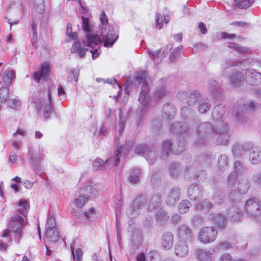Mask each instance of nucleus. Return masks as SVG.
Instances as JSON below:
<instances>
[{"instance_id": "f257e3e1", "label": "nucleus", "mask_w": 261, "mask_h": 261, "mask_svg": "<svg viewBox=\"0 0 261 261\" xmlns=\"http://www.w3.org/2000/svg\"><path fill=\"white\" fill-rule=\"evenodd\" d=\"M222 126H213L209 122L201 123L196 128V138L194 141V145L196 147L206 144L212 135H218L216 143L217 145H226L230 137L228 125L225 122H221Z\"/></svg>"}, {"instance_id": "f03ea898", "label": "nucleus", "mask_w": 261, "mask_h": 261, "mask_svg": "<svg viewBox=\"0 0 261 261\" xmlns=\"http://www.w3.org/2000/svg\"><path fill=\"white\" fill-rule=\"evenodd\" d=\"M145 77L146 73L144 70L137 71L134 74V80L139 84L142 83L138 96L140 106L137 110V116L136 119V123L138 128L142 127L143 125L144 116L149 109L150 101L149 84L146 81H143Z\"/></svg>"}, {"instance_id": "7ed1b4c3", "label": "nucleus", "mask_w": 261, "mask_h": 261, "mask_svg": "<svg viewBox=\"0 0 261 261\" xmlns=\"http://www.w3.org/2000/svg\"><path fill=\"white\" fill-rule=\"evenodd\" d=\"M161 204V196L159 194L154 195L151 199L147 201L146 195L141 193L137 195L126 210V215L130 219L137 218L140 214L141 211L144 208L148 211H152L158 208Z\"/></svg>"}, {"instance_id": "20e7f679", "label": "nucleus", "mask_w": 261, "mask_h": 261, "mask_svg": "<svg viewBox=\"0 0 261 261\" xmlns=\"http://www.w3.org/2000/svg\"><path fill=\"white\" fill-rule=\"evenodd\" d=\"M25 222L24 219L18 214H14L11 216L8 225V230H6L2 237L5 238L9 236L10 232L15 233V241L18 244L22 237V231Z\"/></svg>"}, {"instance_id": "39448f33", "label": "nucleus", "mask_w": 261, "mask_h": 261, "mask_svg": "<svg viewBox=\"0 0 261 261\" xmlns=\"http://www.w3.org/2000/svg\"><path fill=\"white\" fill-rule=\"evenodd\" d=\"M222 66L224 68L223 75L227 76L231 72L229 75L230 83L236 87L240 86L245 79L243 74L236 69V67L230 61H227Z\"/></svg>"}, {"instance_id": "423d86ee", "label": "nucleus", "mask_w": 261, "mask_h": 261, "mask_svg": "<svg viewBox=\"0 0 261 261\" xmlns=\"http://www.w3.org/2000/svg\"><path fill=\"white\" fill-rule=\"evenodd\" d=\"M177 146L176 145L173 146L169 140L164 141L162 144V150L161 153V159H166L170 153L173 151L176 154H178L184 151L186 147V141L184 139H179L177 140Z\"/></svg>"}, {"instance_id": "0eeeda50", "label": "nucleus", "mask_w": 261, "mask_h": 261, "mask_svg": "<svg viewBox=\"0 0 261 261\" xmlns=\"http://www.w3.org/2000/svg\"><path fill=\"white\" fill-rule=\"evenodd\" d=\"M244 208L249 218L256 219L261 216V200L258 198H250L245 201Z\"/></svg>"}, {"instance_id": "6e6552de", "label": "nucleus", "mask_w": 261, "mask_h": 261, "mask_svg": "<svg viewBox=\"0 0 261 261\" xmlns=\"http://www.w3.org/2000/svg\"><path fill=\"white\" fill-rule=\"evenodd\" d=\"M97 193V190L92 186H86L80 189V196L74 199L73 203L77 207L82 208L89 198L96 196Z\"/></svg>"}, {"instance_id": "1a4fd4ad", "label": "nucleus", "mask_w": 261, "mask_h": 261, "mask_svg": "<svg viewBox=\"0 0 261 261\" xmlns=\"http://www.w3.org/2000/svg\"><path fill=\"white\" fill-rule=\"evenodd\" d=\"M100 34L103 39V46L106 47H112L119 37L118 33L111 25L101 27Z\"/></svg>"}, {"instance_id": "9d476101", "label": "nucleus", "mask_w": 261, "mask_h": 261, "mask_svg": "<svg viewBox=\"0 0 261 261\" xmlns=\"http://www.w3.org/2000/svg\"><path fill=\"white\" fill-rule=\"evenodd\" d=\"M135 153L144 156L148 163L152 164L156 159V154L152 146L146 144H139L135 148Z\"/></svg>"}, {"instance_id": "9b49d317", "label": "nucleus", "mask_w": 261, "mask_h": 261, "mask_svg": "<svg viewBox=\"0 0 261 261\" xmlns=\"http://www.w3.org/2000/svg\"><path fill=\"white\" fill-rule=\"evenodd\" d=\"M250 187V182L248 178H240L238 180V191L236 190L231 191L229 194V197L232 201L241 200L242 195L248 192Z\"/></svg>"}, {"instance_id": "f8f14e48", "label": "nucleus", "mask_w": 261, "mask_h": 261, "mask_svg": "<svg viewBox=\"0 0 261 261\" xmlns=\"http://www.w3.org/2000/svg\"><path fill=\"white\" fill-rule=\"evenodd\" d=\"M170 129L171 133L179 135L177 140L179 139L185 140L184 138H180L182 135L185 134L191 137L193 133L192 129L185 122H175L170 125Z\"/></svg>"}, {"instance_id": "ddd939ff", "label": "nucleus", "mask_w": 261, "mask_h": 261, "mask_svg": "<svg viewBox=\"0 0 261 261\" xmlns=\"http://www.w3.org/2000/svg\"><path fill=\"white\" fill-rule=\"evenodd\" d=\"M218 231L214 226L203 227L198 237L199 241L203 244L213 242L217 238Z\"/></svg>"}, {"instance_id": "4468645a", "label": "nucleus", "mask_w": 261, "mask_h": 261, "mask_svg": "<svg viewBox=\"0 0 261 261\" xmlns=\"http://www.w3.org/2000/svg\"><path fill=\"white\" fill-rule=\"evenodd\" d=\"M229 198L232 205L227 211V216L231 221H240L242 219L243 215V212L240 207L241 200L232 201L229 197Z\"/></svg>"}, {"instance_id": "2eb2a0df", "label": "nucleus", "mask_w": 261, "mask_h": 261, "mask_svg": "<svg viewBox=\"0 0 261 261\" xmlns=\"http://www.w3.org/2000/svg\"><path fill=\"white\" fill-rule=\"evenodd\" d=\"M135 139L126 140L124 145L119 146L115 152V166H117L119 163L120 158L126 157L129 153L132 147L135 144Z\"/></svg>"}, {"instance_id": "dca6fc26", "label": "nucleus", "mask_w": 261, "mask_h": 261, "mask_svg": "<svg viewBox=\"0 0 261 261\" xmlns=\"http://www.w3.org/2000/svg\"><path fill=\"white\" fill-rule=\"evenodd\" d=\"M177 234L178 241L192 243L194 239L191 229L186 224H183L178 227Z\"/></svg>"}, {"instance_id": "f3484780", "label": "nucleus", "mask_w": 261, "mask_h": 261, "mask_svg": "<svg viewBox=\"0 0 261 261\" xmlns=\"http://www.w3.org/2000/svg\"><path fill=\"white\" fill-rule=\"evenodd\" d=\"M50 71L49 64L45 62L40 65L39 70L33 73V78L38 83L41 81L45 82L49 75Z\"/></svg>"}, {"instance_id": "a211bd4d", "label": "nucleus", "mask_w": 261, "mask_h": 261, "mask_svg": "<svg viewBox=\"0 0 261 261\" xmlns=\"http://www.w3.org/2000/svg\"><path fill=\"white\" fill-rule=\"evenodd\" d=\"M201 93L198 90H195L192 91L189 95L186 91H179L177 94V97L179 98H183L187 97V103L189 106L195 105L197 102L201 99Z\"/></svg>"}, {"instance_id": "6ab92c4d", "label": "nucleus", "mask_w": 261, "mask_h": 261, "mask_svg": "<svg viewBox=\"0 0 261 261\" xmlns=\"http://www.w3.org/2000/svg\"><path fill=\"white\" fill-rule=\"evenodd\" d=\"M166 80L167 79L165 77L161 79V84L156 87L153 92L152 98L156 103L161 100L167 94Z\"/></svg>"}, {"instance_id": "aec40b11", "label": "nucleus", "mask_w": 261, "mask_h": 261, "mask_svg": "<svg viewBox=\"0 0 261 261\" xmlns=\"http://www.w3.org/2000/svg\"><path fill=\"white\" fill-rule=\"evenodd\" d=\"M185 176L191 180H198L202 181L206 179L207 174L204 170H201L198 172H195L194 166H189L185 170Z\"/></svg>"}, {"instance_id": "412c9836", "label": "nucleus", "mask_w": 261, "mask_h": 261, "mask_svg": "<svg viewBox=\"0 0 261 261\" xmlns=\"http://www.w3.org/2000/svg\"><path fill=\"white\" fill-rule=\"evenodd\" d=\"M226 108L222 104L216 105L212 111V117L213 120L215 121L216 126H222L221 122H224L223 119L225 116Z\"/></svg>"}, {"instance_id": "4be33fe9", "label": "nucleus", "mask_w": 261, "mask_h": 261, "mask_svg": "<svg viewBox=\"0 0 261 261\" xmlns=\"http://www.w3.org/2000/svg\"><path fill=\"white\" fill-rule=\"evenodd\" d=\"M102 42V40L97 34L91 32L87 33L84 38L82 39L83 43L91 48H94L95 46L101 44Z\"/></svg>"}, {"instance_id": "5701e85b", "label": "nucleus", "mask_w": 261, "mask_h": 261, "mask_svg": "<svg viewBox=\"0 0 261 261\" xmlns=\"http://www.w3.org/2000/svg\"><path fill=\"white\" fill-rule=\"evenodd\" d=\"M203 194V190L198 185L192 184L188 189L187 195L191 200H198L202 197Z\"/></svg>"}, {"instance_id": "b1692460", "label": "nucleus", "mask_w": 261, "mask_h": 261, "mask_svg": "<svg viewBox=\"0 0 261 261\" xmlns=\"http://www.w3.org/2000/svg\"><path fill=\"white\" fill-rule=\"evenodd\" d=\"M48 100L43 103V116L45 119L48 120L50 118V116L52 112L54 111V103L52 99L51 92L49 89H47Z\"/></svg>"}, {"instance_id": "393cba45", "label": "nucleus", "mask_w": 261, "mask_h": 261, "mask_svg": "<svg viewBox=\"0 0 261 261\" xmlns=\"http://www.w3.org/2000/svg\"><path fill=\"white\" fill-rule=\"evenodd\" d=\"M211 218L213 223L217 228L221 229L225 227L227 221L225 215L220 212L212 213Z\"/></svg>"}, {"instance_id": "a878e982", "label": "nucleus", "mask_w": 261, "mask_h": 261, "mask_svg": "<svg viewBox=\"0 0 261 261\" xmlns=\"http://www.w3.org/2000/svg\"><path fill=\"white\" fill-rule=\"evenodd\" d=\"M246 76L250 85H257L261 82V74L253 68L246 71Z\"/></svg>"}, {"instance_id": "bb28decb", "label": "nucleus", "mask_w": 261, "mask_h": 261, "mask_svg": "<svg viewBox=\"0 0 261 261\" xmlns=\"http://www.w3.org/2000/svg\"><path fill=\"white\" fill-rule=\"evenodd\" d=\"M188 243L178 241L174 246V253L179 258L186 257L189 253Z\"/></svg>"}, {"instance_id": "cd10ccee", "label": "nucleus", "mask_w": 261, "mask_h": 261, "mask_svg": "<svg viewBox=\"0 0 261 261\" xmlns=\"http://www.w3.org/2000/svg\"><path fill=\"white\" fill-rule=\"evenodd\" d=\"M208 89L210 95L214 98L219 99L222 97L219 84L216 80H211L208 82Z\"/></svg>"}, {"instance_id": "c85d7f7f", "label": "nucleus", "mask_w": 261, "mask_h": 261, "mask_svg": "<svg viewBox=\"0 0 261 261\" xmlns=\"http://www.w3.org/2000/svg\"><path fill=\"white\" fill-rule=\"evenodd\" d=\"M180 195V189L174 187L171 189L167 196L166 203L169 205H174L179 200Z\"/></svg>"}, {"instance_id": "c756f323", "label": "nucleus", "mask_w": 261, "mask_h": 261, "mask_svg": "<svg viewBox=\"0 0 261 261\" xmlns=\"http://www.w3.org/2000/svg\"><path fill=\"white\" fill-rule=\"evenodd\" d=\"M175 114V109L172 103L167 102L163 105L162 115L163 118L168 120L172 119Z\"/></svg>"}, {"instance_id": "7c9ffc66", "label": "nucleus", "mask_w": 261, "mask_h": 261, "mask_svg": "<svg viewBox=\"0 0 261 261\" xmlns=\"http://www.w3.org/2000/svg\"><path fill=\"white\" fill-rule=\"evenodd\" d=\"M29 208V202L24 199H21L19 200L18 204L16 206V211L20 214L19 215L27 219Z\"/></svg>"}, {"instance_id": "2f4dec72", "label": "nucleus", "mask_w": 261, "mask_h": 261, "mask_svg": "<svg viewBox=\"0 0 261 261\" xmlns=\"http://www.w3.org/2000/svg\"><path fill=\"white\" fill-rule=\"evenodd\" d=\"M161 245L165 250H170L173 245V235L169 231L165 232L162 236Z\"/></svg>"}, {"instance_id": "473e14b6", "label": "nucleus", "mask_w": 261, "mask_h": 261, "mask_svg": "<svg viewBox=\"0 0 261 261\" xmlns=\"http://www.w3.org/2000/svg\"><path fill=\"white\" fill-rule=\"evenodd\" d=\"M30 159L32 164V168L36 174L41 177V175L44 173L45 169L40 164V162L42 160L40 158L38 159H35L31 154L30 155Z\"/></svg>"}, {"instance_id": "72a5a7b5", "label": "nucleus", "mask_w": 261, "mask_h": 261, "mask_svg": "<svg viewBox=\"0 0 261 261\" xmlns=\"http://www.w3.org/2000/svg\"><path fill=\"white\" fill-rule=\"evenodd\" d=\"M249 160L251 163L256 165L261 162V148L255 146L253 150L249 154Z\"/></svg>"}, {"instance_id": "f704fd0d", "label": "nucleus", "mask_w": 261, "mask_h": 261, "mask_svg": "<svg viewBox=\"0 0 261 261\" xmlns=\"http://www.w3.org/2000/svg\"><path fill=\"white\" fill-rule=\"evenodd\" d=\"M45 235L47 241L50 243L58 242L61 238L57 228L45 230Z\"/></svg>"}, {"instance_id": "c9c22d12", "label": "nucleus", "mask_w": 261, "mask_h": 261, "mask_svg": "<svg viewBox=\"0 0 261 261\" xmlns=\"http://www.w3.org/2000/svg\"><path fill=\"white\" fill-rule=\"evenodd\" d=\"M211 108V104L210 103L208 98L203 97L198 102L197 111L201 114L206 113Z\"/></svg>"}, {"instance_id": "e433bc0d", "label": "nucleus", "mask_w": 261, "mask_h": 261, "mask_svg": "<svg viewBox=\"0 0 261 261\" xmlns=\"http://www.w3.org/2000/svg\"><path fill=\"white\" fill-rule=\"evenodd\" d=\"M255 94L259 98H261V91L259 89L255 90ZM246 108L252 112H255L261 109V103H257L254 100H250L246 104Z\"/></svg>"}, {"instance_id": "4c0bfd02", "label": "nucleus", "mask_w": 261, "mask_h": 261, "mask_svg": "<svg viewBox=\"0 0 261 261\" xmlns=\"http://www.w3.org/2000/svg\"><path fill=\"white\" fill-rule=\"evenodd\" d=\"M88 50V48H82L81 44L79 40H75L71 48V53L72 54L77 53L81 58H84L85 57L86 53Z\"/></svg>"}, {"instance_id": "58836bf2", "label": "nucleus", "mask_w": 261, "mask_h": 261, "mask_svg": "<svg viewBox=\"0 0 261 261\" xmlns=\"http://www.w3.org/2000/svg\"><path fill=\"white\" fill-rule=\"evenodd\" d=\"M156 218L160 226H162L168 221L169 216L167 212L162 208H160L156 213Z\"/></svg>"}, {"instance_id": "ea45409f", "label": "nucleus", "mask_w": 261, "mask_h": 261, "mask_svg": "<svg viewBox=\"0 0 261 261\" xmlns=\"http://www.w3.org/2000/svg\"><path fill=\"white\" fill-rule=\"evenodd\" d=\"M142 244V239L141 232L138 230H135L133 233L132 240V246L137 249Z\"/></svg>"}, {"instance_id": "a19ab883", "label": "nucleus", "mask_w": 261, "mask_h": 261, "mask_svg": "<svg viewBox=\"0 0 261 261\" xmlns=\"http://www.w3.org/2000/svg\"><path fill=\"white\" fill-rule=\"evenodd\" d=\"M16 78L15 72L14 70H9L7 71H5L3 75V81L7 86V87H9L13 79Z\"/></svg>"}, {"instance_id": "79ce46f5", "label": "nucleus", "mask_w": 261, "mask_h": 261, "mask_svg": "<svg viewBox=\"0 0 261 261\" xmlns=\"http://www.w3.org/2000/svg\"><path fill=\"white\" fill-rule=\"evenodd\" d=\"M228 158L227 155L222 154L218 158V169L221 172L225 171L228 165Z\"/></svg>"}, {"instance_id": "37998d69", "label": "nucleus", "mask_w": 261, "mask_h": 261, "mask_svg": "<svg viewBox=\"0 0 261 261\" xmlns=\"http://www.w3.org/2000/svg\"><path fill=\"white\" fill-rule=\"evenodd\" d=\"M212 199L215 202L221 204L225 200V195L221 189L215 188L214 190Z\"/></svg>"}, {"instance_id": "c03bdc74", "label": "nucleus", "mask_w": 261, "mask_h": 261, "mask_svg": "<svg viewBox=\"0 0 261 261\" xmlns=\"http://www.w3.org/2000/svg\"><path fill=\"white\" fill-rule=\"evenodd\" d=\"M146 254L147 261H162V255L158 250H150Z\"/></svg>"}, {"instance_id": "a18cd8bd", "label": "nucleus", "mask_w": 261, "mask_h": 261, "mask_svg": "<svg viewBox=\"0 0 261 261\" xmlns=\"http://www.w3.org/2000/svg\"><path fill=\"white\" fill-rule=\"evenodd\" d=\"M169 21L168 15L163 16L160 13H156L155 17V22L156 28L158 29H161L163 28L164 22L168 23Z\"/></svg>"}, {"instance_id": "49530a36", "label": "nucleus", "mask_w": 261, "mask_h": 261, "mask_svg": "<svg viewBox=\"0 0 261 261\" xmlns=\"http://www.w3.org/2000/svg\"><path fill=\"white\" fill-rule=\"evenodd\" d=\"M161 171L159 169L152 170L151 177L150 182L153 188L157 187L160 183Z\"/></svg>"}, {"instance_id": "de8ad7c7", "label": "nucleus", "mask_w": 261, "mask_h": 261, "mask_svg": "<svg viewBox=\"0 0 261 261\" xmlns=\"http://www.w3.org/2000/svg\"><path fill=\"white\" fill-rule=\"evenodd\" d=\"M196 255L199 261H212V254L203 249L198 250Z\"/></svg>"}, {"instance_id": "09e8293b", "label": "nucleus", "mask_w": 261, "mask_h": 261, "mask_svg": "<svg viewBox=\"0 0 261 261\" xmlns=\"http://www.w3.org/2000/svg\"><path fill=\"white\" fill-rule=\"evenodd\" d=\"M192 204L190 201L187 199H184L179 203L178 208L179 213L184 214L187 213L189 211L190 207L191 206Z\"/></svg>"}, {"instance_id": "8fccbe9b", "label": "nucleus", "mask_w": 261, "mask_h": 261, "mask_svg": "<svg viewBox=\"0 0 261 261\" xmlns=\"http://www.w3.org/2000/svg\"><path fill=\"white\" fill-rule=\"evenodd\" d=\"M141 172L139 169H134L128 178L129 182L132 184L138 183L140 180Z\"/></svg>"}, {"instance_id": "3c124183", "label": "nucleus", "mask_w": 261, "mask_h": 261, "mask_svg": "<svg viewBox=\"0 0 261 261\" xmlns=\"http://www.w3.org/2000/svg\"><path fill=\"white\" fill-rule=\"evenodd\" d=\"M228 47L239 53L246 54L250 51V49L245 46H242L236 43H230Z\"/></svg>"}, {"instance_id": "603ef678", "label": "nucleus", "mask_w": 261, "mask_h": 261, "mask_svg": "<svg viewBox=\"0 0 261 261\" xmlns=\"http://www.w3.org/2000/svg\"><path fill=\"white\" fill-rule=\"evenodd\" d=\"M213 206V203L208 199H204L201 202L197 203L195 206V209L198 211L203 210H208Z\"/></svg>"}, {"instance_id": "864d4df0", "label": "nucleus", "mask_w": 261, "mask_h": 261, "mask_svg": "<svg viewBox=\"0 0 261 261\" xmlns=\"http://www.w3.org/2000/svg\"><path fill=\"white\" fill-rule=\"evenodd\" d=\"M111 162V159H109L105 162L102 159L97 158L93 162V169L95 170H102L106 164L107 163H110Z\"/></svg>"}, {"instance_id": "5fc2aeb1", "label": "nucleus", "mask_w": 261, "mask_h": 261, "mask_svg": "<svg viewBox=\"0 0 261 261\" xmlns=\"http://www.w3.org/2000/svg\"><path fill=\"white\" fill-rule=\"evenodd\" d=\"M254 0H234V6L238 8L244 9L248 7Z\"/></svg>"}, {"instance_id": "6e6d98bb", "label": "nucleus", "mask_w": 261, "mask_h": 261, "mask_svg": "<svg viewBox=\"0 0 261 261\" xmlns=\"http://www.w3.org/2000/svg\"><path fill=\"white\" fill-rule=\"evenodd\" d=\"M240 144H235L231 148L232 152L234 156L241 158L243 156L244 150Z\"/></svg>"}, {"instance_id": "4d7b16f0", "label": "nucleus", "mask_w": 261, "mask_h": 261, "mask_svg": "<svg viewBox=\"0 0 261 261\" xmlns=\"http://www.w3.org/2000/svg\"><path fill=\"white\" fill-rule=\"evenodd\" d=\"M169 170L170 175L173 177H176L178 176L180 171V166L178 163H172Z\"/></svg>"}, {"instance_id": "13d9d810", "label": "nucleus", "mask_w": 261, "mask_h": 261, "mask_svg": "<svg viewBox=\"0 0 261 261\" xmlns=\"http://www.w3.org/2000/svg\"><path fill=\"white\" fill-rule=\"evenodd\" d=\"M9 88L4 87L0 88V102L3 103L9 98Z\"/></svg>"}, {"instance_id": "bf43d9fd", "label": "nucleus", "mask_w": 261, "mask_h": 261, "mask_svg": "<svg viewBox=\"0 0 261 261\" xmlns=\"http://www.w3.org/2000/svg\"><path fill=\"white\" fill-rule=\"evenodd\" d=\"M56 222L55 218L51 216L50 213L47 217L46 223L45 225V230L48 229H54L57 228Z\"/></svg>"}, {"instance_id": "052dcab7", "label": "nucleus", "mask_w": 261, "mask_h": 261, "mask_svg": "<svg viewBox=\"0 0 261 261\" xmlns=\"http://www.w3.org/2000/svg\"><path fill=\"white\" fill-rule=\"evenodd\" d=\"M34 7L36 12L42 13L45 8L44 0H34Z\"/></svg>"}, {"instance_id": "680f3d73", "label": "nucleus", "mask_w": 261, "mask_h": 261, "mask_svg": "<svg viewBox=\"0 0 261 261\" xmlns=\"http://www.w3.org/2000/svg\"><path fill=\"white\" fill-rule=\"evenodd\" d=\"M70 249H71V254H72V256H73L74 258L76 260V261H81L83 255V252L82 249L80 248H77L75 250V254L74 251V247L72 245H71L70 246Z\"/></svg>"}, {"instance_id": "e2e57ef3", "label": "nucleus", "mask_w": 261, "mask_h": 261, "mask_svg": "<svg viewBox=\"0 0 261 261\" xmlns=\"http://www.w3.org/2000/svg\"><path fill=\"white\" fill-rule=\"evenodd\" d=\"M193 113V110L187 106L183 107L181 109L180 114L185 120H187Z\"/></svg>"}, {"instance_id": "0e129e2a", "label": "nucleus", "mask_w": 261, "mask_h": 261, "mask_svg": "<svg viewBox=\"0 0 261 261\" xmlns=\"http://www.w3.org/2000/svg\"><path fill=\"white\" fill-rule=\"evenodd\" d=\"M82 29L86 34L91 32L89 19L88 17L82 16Z\"/></svg>"}, {"instance_id": "69168bd1", "label": "nucleus", "mask_w": 261, "mask_h": 261, "mask_svg": "<svg viewBox=\"0 0 261 261\" xmlns=\"http://www.w3.org/2000/svg\"><path fill=\"white\" fill-rule=\"evenodd\" d=\"M244 152L252 151L254 148V144L252 141H246L240 144Z\"/></svg>"}, {"instance_id": "338daca9", "label": "nucleus", "mask_w": 261, "mask_h": 261, "mask_svg": "<svg viewBox=\"0 0 261 261\" xmlns=\"http://www.w3.org/2000/svg\"><path fill=\"white\" fill-rule=\"evenodd\" d=\"M58 94L59 99L62 102H63L66 99L67 96L64 88L60 85L58 88Z\"/></svg>"}, {"instance_id": "774afa93", "label": "nucleus", "mask_w": 261, "mask_h": 261, "mask_svg": "<svg viewBox=\"0 0 261 261\" xmlns=\"http://www.w3.org/2000/svg\"><path fill=\"white\" fill-rule=\"evenodd\" d=\"M211 156L208 154H207L204 156H200L199 158L200 162H202L201 166L204 167L210 166L211 163Z\"/></svg>"}]
</instances>
